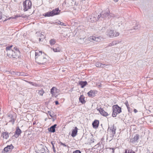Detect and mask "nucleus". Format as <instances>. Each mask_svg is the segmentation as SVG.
I'll list each match as a JSON object with an SVG mask.
<instances>
[{"instance_id": "f257e3e1", "label": "nucleus", "mask_w": 153, "mask_h": 153, "mask_svg": "<svg viewBox=\"0 0 153 153\" xmlns=\"http://www.w3.org/2000/svg\"><path fill=\"white\" fill-rule=\"evenodd\" d=\"M47 56L42 51L36 50L35 51L36 62L38 64H43L46 63L47 59Z\"/></svg>"}, {"instance_id": "f03ea898", "label": "nucleus", "mask_w": 153, "mask_h": 153, "mask_svg": "<svg viewBox=\"0 0 153 153\" xmlns=\"http://www.w3.org/2000/svg\"><path fill=\"white\" fill-rule=\"evenodd\" d=\"M13 45H11L9 46L6 47V50L7 51V55L10 58H16L19 57L20 56V52L16 51L15 52L13 50L11 49Z\"/></svg>"}, {"instance_id": "7ed1b4c3", "label": "nucleus", "mask_w": 153, "mask_h": 153, "mask_svg": "<svg viewBox=\"0 0 153 153\" xmlns=\"http://www.w3.org/2000/svg\"><path fill=\"white\" fill-rule=\"evenodd\" d=\"M60 10L58 8H56L53 10L51 11L45 13L44 15L46 17L52 16L55 15H58L59 14Z\"/></svg>"}, {"instance_id": "20e7f679", "label": "nucleus", "mask_w": 153, "mask_h": 153, "mask_svg": "<svg viewBox=\"0 0 153 153\" xmlns=\"http://www.w3.org/2000/svg\"><path fill=\"white\" fill-rule=\"evenodd\" d=\"M32 3L30 0H26L23 3V9L25 11H27L31 8Z\"/></svg>"}, {"instance_id": "39448f33", "label": "nucleus", "mask_w": 153, "mask_h": 153, "mask_svg": "<svg viewBox=\"0 0 153 153\" xmlns=\"http://www.w3.org/2000/svg\"><path fill=\"white\" fill-rule=\"evenodd\" d=\"M107 35L111 38H113L118 36L119 33L114 30H110L107 31Z\"/></svg>"}, {"instance_id": "423d86ee", "label": "nucleus", "mask_w": 153, "mask_h": 153, "mask_svg": "<svg viewBox=\"0 0 153 153\" xmlns=\"http://www.w3.org/2000/svg\"><path fill=\"white\" fill-rule=\"evenodd\" d=\"M89 40L91 42H100L102 41L103 38L101 36L96 37L95 36H91L89 38Z\"/></svg>"}, {"instance_id": "0eeeda50", "label": "nucleus", "mask_w": 153, "mask_h": 153, "mask_svg": "<svg viewBox=\"0 0 153 153\" xmlns=\"http://www.w3.org/2000/svg\"><path fill=\"white\" fill-rule=\"evenodd\" d=\"M100 15H98V16L97 15L94 14L93 16H92L90 18V19H88L89 22H96L98 20L99 18H100Z\"/></svg>"}, {"instance_id": "6e6552de", "label": "nucleus", "mask_w": 153, "mask_h": 153, "mask_svg": "<svg viewBox=\"0 0 153 153\" xmlns=\"http://www.w3.org/2000/svg\"><path fill=\"white\" fill-rule=\"evenodd\" d=\"M109 13V11L108 10L103 11H102L101 14H100V17L101 16L103 18L107 16L108 17Z\"/></svg>"}, {"instance_id": "1a4fd4ad", "label": "nucleus", "mask_w": 153, "mask_h": 153, "mask_svg": "<svg viewBox=\"0 0 153 153\" xmlns=\"http://www.w3.org/2000/svg\"><path fill=\"white\" fill-rule=\"evenodd\" d=\"M97 111L100 112V113L103 116L106 117L108 115V113L104 111L102 108H97Z\"/></svg>"}, {"instance_id": "9d476101", "label": "nucleus", "mask_w": 153, "mask_h": 153, "mask_svg": "<svg viewBox=\"0 0 153 153\" xmlns=\"http://www.w3.org/2000/svg\"><path fill=\"white\" fill-rule=\"evenodd\" d=\"M58 89L55 87H53L51 89V93L53 96H56L57 95Z\"/></svg>"}, {"instance_id": "9b49d317", "label": "nucleus", "mask_w": 153, "mask_h": 153, "mask_svg": "<svg viewBox=\"0 0 153 153\" xmlns=\"http://www.w3.org/2000/svg\"><path fill=\"white\" fill-rule=\"evenodd\" d=\"M54 52H60L61 51V48L57 44L55 45V46L53 48Z\"/></svg>"}, {"instance_id": "f8f14e48", "label": "nucleus", "mask_w": 153, "mask_h": 153, "mask_svg": "<svg viewBox=\"0 0 153 153\" xmlns=\"http://www.w3.org/2000/svg\"><path fill=\"white\" fill-rule=\"evenodd\" d=\"M13 148V146L12 145L7 146L4 149V151L6 152L10 151Z\"/></svg>"}, {"instance_id": "ddd939ff", "label": "nucleus", "mask_w": 153, "mask_h": 153, "mask_svg": "<svg viewBox=\"0 0 153 153\" xmlns=\"http://www.w3.org/2000/svg\"><path fill=\"white\" fill-rule=\"evenodd\" d=\"M22 131L18 127L16 128L15 134V136L16 137H18L20 134L21 133Z\"/></svg>"}, {"instance_id": "4468645a", "label": "nucleus", "mask_w": 153, "mask_h": 153, "mask_svg": "<svg viewBox=\"0 0 153 153\" xmlns=\"http://www.w3.org/2000/svg\"><path fill=\"white\" fill-rule=\"evenodd\" d=\"M113 108H115L117 110V112H118V113H120L121 112V108L117 105H114L113 106Z\"/></svg>"}, {"instance_id": "2eb2a0df", "label": "nucleus", "mask_w": 153, "mask_h": 153, "mask_svg": "<svg viewBox=\"0 0 153 153\" xmlns=\"http://www.w3.org/2000/svg\"><path fill=\"white\" fill-rule=\"evenodd\" d=\"M78 128L76 127L75 129L73 130L72 132L71 136L73 137H75L77 134V132Z\"/></svg>"}, {"instance_id": "dca6fc26", "label": "nucleus", "mask_w": 153, "mask_h": 153, "mask_svg": "<svg viewBox=\"0 0 153 153\" xmlns=\"http://www.w3.org/2000/svg\"><path fill=\"white\" fill-rule=\"evenodd\" d=\"M99 121L97 120H95L92 123L93 127L94 128H97L98 126Z\"/></svg>"}, {"instance_id": "f3484780", "label": "nucleus", "mask_w": 153, "mask_h": 153, "mask_svg": "<svg viewBox=\"0 0 153 153\" xmlns=\"http://www.w3.org/2000/svg\"><path fill=\"white\" fill-rule=\"evenodd\" d=\"M95 65L97 67H105L106 66H108L106 65L102 64L99 62H97Z\"/></svg>"}, {"instance_id": "a211bd4d", "label": "nucleus", "mask_w": 153, "mask_h": 153, "mask_svg": "<svg viewBox=\"0 0 153 153\" xmlns=\"http://www.w3.org/2000/svg\"><path fill=\"white\" fill-rule=\"evenodd\" d=\"M87 84L86 81H81L79 82L78 85H80L82 88H83Z\"/></svg>"}, {"instance_id": "6ab92c4d", "label": "nucleus", "mask_w": 153, "mask_h": 153, "mask_svg": "<svg viewBox=\"0 0 153 153\" xmlns=\"http://www.w3.org/2000/svg\"><path fill=\"white\" fill-rule=\"evenodd\" d=\"M110 130L111 134L113 135H114V134H115L116 128V127H114V125L111 127Z\"/></svg>"}, {"instance_id": "aec40b11", "label": "nucleus", "mask_w": 153, "mask_h": 153, "mask_svg": "<svg viewBox=\"0 0 153 153\" xmlns=\"http://www.w3.org/2000/svg\"><path fill=\"white\" fill-rule=\"evenodd\" d=\"M139 139V135L138 134H136L135 136L133 137L132 140H131L130 142L132 143L137 142Z\"/></svg>"}, {"instance_id": "412c9836", "label": "nucleus", "mask_w": 153, "mask_h": 153, "mask_svg": "<svg viewBox=\"0 0 153 153\" xmlns=\"http://www.w3.org/2000/svg\"><path fill=\"white\" fill-rule=\"evenodd\" d=\"M95 91L94 90H91L90 91L88 92L87 94L88 95L89 97H93L95 96Z\"/></svg>"}, {"instance_id": "4be33fe9", "label": "nucleus", "mask_w": 153, "mask_h": 153, "mask_svg": "<svg viewBox=\"0 0 153 153\" xmlns=\"http://www.w3.org/2000/svg\"><path fill=\"white\" fill-rule=\"evenodd\" d=\"M56 126V124H55L51 126L50 128H49V131L52 132H55V128Z\"/></svg>"}, {"instance_id": "5701e85b", "label": "nucleus", "mask_w": 153, "mask_h": 153, "mask_svg": "<svg viewBox=\"0 0 153 153\" xmlns=\"http://www.w3.org/2000/svg\"><path fill=\"white\" fill-rule=\"evenodd\" d=\"M79 101L81 102L82 104L85 103V101L84 100V97L82 95H81L80 97L79 98Z\"/></svg>"}, {"instance_id": "b1692460", "label": "nucleus", "mask_w": 153, "mask_h": 153, "mask_svg": "<svg viewBox=\"0 0 153 153\" xmlns=\"http://www.w3.org/2000/svg\"><path fill=\"white\" fill-rule=\"evenodd\" d=\"M39 36L40 37V38H39V41L41 42V39H42V42L43 41L44 39L45 38L44 36L41 33H39Z\"/></svg>"}, {"instance_id": "393cba45", "label": "nucleus", "mask_w": 153, "mask_h": 153, "mask_svg": "<svg viewBox=\"0 0 153 153\" xmlns=\"http://www.w3.org/2000/svg\"><path fill=\"white\" fill-rule=\"evenodd\" d=\"M2 134L3 137L5 139H7L9 137L8 133L6 132H3Z\"/></svg>"}, {"instance_id": "a878e982", "label": "nucleus", "mask_w": 153, "mask_h": 153, "mask_svg": "<svg viewBox=\"0 0 153 153\" xmlns=\"http://www.w3.org/2000/svg\"><path fill=\"white\" fill-rule=\"evenodd\" d=\"M118 114V112H117V110L115 108H113V112L112 116L113 117H116L117 114Z\"/></svg>"}, {"instance_id": "bb28decb", "label": "nucleus", "mask_w": 153, "mask_h": 153, "mask_svg": "<svg viewBox=\"0 0 153 153\" xmlns=\"http://www.w3.org/2000/svg\"><path fill=\"white\" fill-rule=\"evenodd\" d=\"M50 44L51 45H53L56 42V40L54 39H52L50 41Z\"/></svg>"}, {"instance_id": "cd10ccee", "label": "nucleus", "mask_w": 153, "mask_h": 153, "mask_svg": "<svg viewBox=\"0 0 153 153\" xmlns=\"http://www.w3.org/2000/svg\"><path fill=\"white\" fill-rule=\"evenodd\" d=\"M48 114H49L51 117H53L54 116L53 112L52 111H48Z\"/></svg>"}, {"instance_id": "c85d7f7f", "label": "nucleus", "mask_w": 153, "mask_h": 153, "mask_svg": "<svg viewBox=\"0 0 153 153\" xmlns=\"http://www.w3.org/2000/svg\"><path fill=\"white\" fill-rule=\"evenodd\" d=\"M44 93V91L43 89H41L40 90H39L38 94L40 96H42Z\"/></svg>"}, {"instance_id": "c756f323", "label": "nucleus", "mask_w": 153, "mask_h": 153, "mask_svg": "<svg viewBox=\"0 0 153 153\" xmlns=\"http://www.w3.org/2000/svg\"><path fill=\"white\" fill-rule=\"evenodd\" d=\"M28 83H29L30 84L32 85L35 86L36 87H39L40 86L39 85H38L36 84V83L33 82H28Z\"/></svg>"}, {"instance_id": "7c9ffc66", "label": "nucleus", "mask_w": 153, "mask_h": 153, "mask_svg": "<svg viewBox=\"0 0 153 153\" xmlns=\"http://www.w3.org/2000/svg\"><path fill=\"white\" fill-rule=\"evenodd\" d=\"M117 42L116 41H113L112 42V43L109 44V46H113L114 45H115L117 44Z\"/></svg>"}, {"instance_id": "2f4dec72", "label": "nucleus", "mask_w": 153, "mask_h": 153, "mask_svg": "<svg viewBox=\"0 0 153 153\" xmlns=\"http://www.w3.org/2000/svg\"><path fill=\"white\" fill-rule=\"evenodd\" d=\"M140 28L139 27V25L138 24H136L135 25L134 27V30H137L138 29Z\"/></svg>"}, {"instance_id": "473e14b6", "label": "nucleus", "mask_w": 153, "mask_h": 153, "mask_svg": "<svg viewBox=\"0 0 153 153\" xmlns=\"http://www.w3.org/2000/svg\"><path fill=\"white\" fill-rule=\"evenodd\" d=\"M39 151L41 153H44L45 152L44 148L42 147L41 148V149L39 150Z\"/></svg>"}, {"instance_id": "72a5a7b5", "label": "nucleus", "mask_w": 153, "mask_h": 153, "mask_svg": "<svg viewBox=\"0 0 153 153\" xmlns=\"http://www.w3.org/2000/svg\"><path fill=\"white\" fill-rule=\"evenodd\" d=\"M114 16H115L114 14H113L112 13L109 14V13L108 14V18H110L111 17H114Z\"/></svg>"}, {"instance_id": "f704fd0d", "label": "nucleus", "mask_w": 153, "mask_h": 153, "mask_svg": "<svg viewBox=\"0 0 153 153\" xmlns=\"http://www.w3.org/2000/svg\"><path fill=\"white\" fill-rule=\"evenodd\" d=\"M59 144H60L61 145H63V146L65 147H67V145H65V143H63L62 142H60L59 143Z\"/></svg>"}, {"instance_id": "c9c22d12", "label": "nucleus", "mask_w": 153, "mask_h": 153, "mask_svg": "<svg viewBox=\"0 0 153 153\" xmlns=\"http://www.w3.org/2000/svg\"><path fill=\"white\" fill-rule=\"evenodd\" d=\"M14 51V52H15L16 51H19L18 50V48L16 47H14L13 49Z\"/></svg>"}, {"instance_id": "e433bc0d", "label": "nucleus", "mask_w": 153, "mask_h": 153, "mask_svg": "<svg viewBox=\"0 0 153 153\" xmlns=\"http://www.w3.org/2000/svg\"><path fill=\"white\" fill-rule=\"evenodd\" d=\"M73 153H81V152L80 151L77 150L73 152Z\"/></svg>"}, {"instance_id": "4c0bfd02", "label": "nucleus", "mask_w": 153, "mask_h": 153, "mask_svg": "<svg viewBox=\"0 0 153 153\" xmlns=\"http://www.w3.org/2000/svg\"><path fill=\"white\" fill-rule=\"evenodd\" d=\"M20 76H25V75L24 72H20Z\"/></svg>"}, {"instance_id": "58836bf2", "label": "nucleus", "mask_w": 153, "mask_h": 153, "mask_svg": "<svg viewBox=\"0 0 153 153\" xmlns=\"http://www.w3.org/2000/svg\"><path fill=\"white\" fill-rule=\"evenodd\" d=\"M14 73H15L16 75H17L18 76H20V72H14Z\"/></svg>"}, {"instance_id": "ea45409f", "label": "nucleus", "mask_w": 153, "mask_h": 153, "mask_svg": "<svg viewBox=\"0 0 153 153\" xmlns=\"http://www.w3.org/2000/svg\"><path fill=\"white\" fill-rule=\"evenodd\" d=\"M125 104L126 105V107H127V108L129 107L128 102V101H126L125 103Z\"/></svg>"}, {"instance_id": "a19ab883", "label": "nucleus", "mask_w": 153, "mask_h": 153, "mask_svg": "<svg viewBox=\"0 0 153 153\" xmlns=\"http://www.w3.org/2000/svg\"><path fill=\"white\" fill-rule=\"evenodd\" d=\"M97 86L99 87H102V85L100 83H98L97 84Z\"/></svg>"}, {"instance_id": "79ce46f5", "label": "nucleus", "mask_w": 153, "mask_h": 153, "mask_svg": "<svg viewBox=\"0 0 153 153\" xmlns=\"http://www.w3.org/2000/svg\"><path fill=\"white\" fill-rule=\"evenodd\" d=\"M109 149H112V150H113V151H112V153H114V150H115V148H109Z\"/></svg>"}, {"instance_id": "37998d69", "label": "nucleus", "mask_w": 153, "mask_h": 153, "mask_svg": "<svg viewBox=\"0 0 153 153\" xmlns=\"http://www.w3.org/2000/svg\"><path fill=\"white\" fill-rule=\"evenodd\" d=\"M52 147H53V152L55 153L56 152V150L55 149V148L54 147V145H53V146H52Z\"/></svg>"}, {"instance_id": "c03bdc74", "label": "nucleus", "mask_w": 153, "mask_h": 153, "mask_svg": "<svg viewBox=\"0 0 153 153\" xmlns=\"http://www.w3.org/2000/svg\"><path fill=\"white\" fill-rule=\"evenodd\" d=\"M129 153H135V152L134 151H133L132 150H129Z\"/></svg>"}, {"instance_id": "a18cd8bd", "label": "nucleus", "mask_w": 153, "mask_h": 153, "mask_svg": "<svg viewBox=\"0 0 153 153\" xmlns=\"http://www.w3.org/2000/svg\"><path fill=\"white\" fill-rule=\"evenodd\" d=\"M129 150L126 149V150L125 151V152L124 153H129Z\"/></svg>"}, {"instance_id": "49530a36", "label": "nucleus", "mask_w": 153, "mask_h": 153, "mask_svg": "<svg viewBox=\"0 0 153 153\" xmlns=\"http://www.w3.org/2000/svg\"><path fill=\"white\" fill-rule=\"evenodd\" d=\"M134 113H136L137 112V111L135 109H134Z\"/></svg>"}, {"instance_id": "de8ad7c7", "label": "nucleus", "mask_w": 153, "mask_h": 153, "mask_svg": "<svg viewBox=\"0 0 153 153\" xmlns=\"http://www.w3.org/2000/svg\"><path fill=\"white\" fill-rule=\"evenodd\" d=\"M127 108L128 111L130 112V108L129 107H128Z\"/></svg>"}, {"instance_id": "09e8293b", "label": "nucleus", "mask_w": 153, "mask_h": 153, "mask_svg": "<svg viewBox=\"0 0 153 153\" xmlns=\"http://www.w3.org/2000/svg\"><path fill=\"white\" fill-rule=\"evenodd\" d=\"M2 14L1 13H0V20L2 18Z\"/></svg>"}, {"instance_id": "8fccbe9b", "label": "nucleus", "mask_w": 153, "mask_h": 153, "mask_svg": "<svg viewBox=\"0 0 153 153\" xmlns=\"http://www.w3.org/2000/svg\"><path fill=\"white\" fill-rule=\"evenodd\" d=\"M55 103L56 105H57L59 104V102L57 101H55Z\"/></svg>"}, {"instance_id": "3c124183", "label": "nucleus", "mask_w": 153, "mask_h": 153, "mask_svg": "<svg viewBox=\"0 0 153 153\" xmlns=\"http://www.w3.org/2000/svg\"><path fill=\"white\" fill-rule=\"evenodd\" d=\"M60 22V23H59V24L61 25H62L63 23L62 22Z\"/></svg>"}, {"instance_id": "603ef678", "label": "nucleus", "mask_w": 153, "mask_h": 153, "mask_svg": "<svg viewBox=\"0 0 153 153\" xmlns=\"http://www.w3.org/2000/svg\"><path fill=\"white\" fill-rule=\"evenodd\" d=\"M108 65L107 66H106L105 67V68H108L109 67V65Z\"/></svg>"}, {"instance_id": "864d4df0", "label": "nucleus", "mask_w": 153, "mask_h": 153, "mask_svg": "<svg viewBox=\"0 0 153 153\" xmlns=\"http://www.w3.org/2000/svg\"><path fill=\"white\" fill-rule=\"evenodd\" d=\"M118 0H114V1L115 2H117L118 1Z\"/></svg>"}, {"instance_id": "5fc2aeb1", "label": "nucleus", "mask_w": 153, "mask_h": 153, "mask_svg": "<svg viewBox=\"0 0 153 153\" xmlns=\"http://www.w3.org/2000/svg\"><path fill=\"white\" fill-rule=\"evenodd\" d=\"M51 144H52V146H53V145H54V144H53V142H51Z\"/></svg>"}, {"instance_id": "6e6d98bb", "label": "nucleus", "mask_w": 153, "mask_h": 153, "mask_svg": "<svg viewBox=\"0 0 153 153\" xmlns=\"http://www.w3.org/2000/svg\"><path fill=\"white\" fill-rule=\"evenodd\" d=\"M13 55H15V53H13Z\"/></svg>"}, {"instance_id": "4d7b16f0", "label": "nucleus", "mask_w": 153, "mask_h": 153, "mask_svg": "<svg viewBox=\"0 0 153 153\" xmlns=\"http://www.w3.org/2000/svg\"><path fill=\"white\" fill-rule=\"evenodd\" d=\"M42 39H41V42H42Z\"/></svg>"}, {"instance_id": "13d9d810", "label": "nucleus", "mask_w": 153, "mask_h": 153, "mask_svg": "<svg viewBox=\"0 0 153 153\" xmlns=\"http://www.w3.org/2000/svg\"><path fill=\"white\" fill-rule=\"evenodd\" d=\"M35 123H33V125L35 124Z\"/></svg>"}, {"instance_id": "bf43d9fd", "label": "nucleus", "mask_w": 153, "mask_h": 153, "mask_svg": "<svg viewBox=\"0 0 153 153\" xmlns=\"http://www.w3.org/2000/svg\"><path fill=\"white\" fill-rule=\"evenodd\" d=\"M55 120L54 119H53V121H54Z\"/></svg>"}, {"instance_id": "052dcab7", "label": "nucleus", "mask_w": 153, "mask_h": 153, "mask_svg": "<svg viewBox=\"0 0 153 153\" xmlns=\"http://www.w3.org/2000/svg\"><path fill=\"white\" fill-rule=\"evenodd\" d=\"M152 153H153V152H152Z\"/></svg>"}]
</instances>
